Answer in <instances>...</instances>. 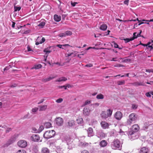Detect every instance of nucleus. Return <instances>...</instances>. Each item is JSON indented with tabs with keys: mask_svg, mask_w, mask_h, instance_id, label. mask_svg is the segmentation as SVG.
<instances>
[{
	"mask_svg": "<svg viewBox=\"0 0 153 153\" xmlns=\"http://www.w3.org/2000/svg\"><path fill=\"white\" fill-rule=\"evenodd\" d=\"M111 147L113 149L120 150L122 145L120 141L117 139H114L111 144Z\"/></svg>",
	"mask_w": 153,
	"mask_h": 153,
	"instance_id": "nucleus-1",
	"label": "nucleus"
},
{
	"mask_svg": "<svg viewBox=\"0 0 153 153\" xmlns=\"http://www.w3.org/2000/svg\"><path fill=\"white\" fill-rule=\"evenodd\" d=\"M137 117L135 113H132L129 116V119L128 120L127 123L130 125L134 123L137 120Z\"/></svg>",
	"mask_w": 153,
	"mask_h": 153,
	"instance_id": "nucleus-2",
	"label": "nucleus"
},
{
	"mask_svg": "<svg viewBox=\"0 0 153 153\" xmlns=\"http://www.w3.org/2000/svg\"><path fill=\"white\" fill-rule=\"evenodd\" d=\"M55 134V131L53 130L47 131L43 134L45 138L48 139L53 137Z\"/></svg>",
	"mask_w": 153,
	"mask_h": 153,
	"instance_id": "nucleus-3",
	"label": "nucleus"
},
{
	"mask_svg": "<svg viewBox=\"0 0 153 153\" xmlns=\"http://www.w3.org/2000/svg\"><path fill=\"white\" fill-rule=\"evenodd\" d=\"M139 127L138 125H133L132 127V130L129 132V134L130 135H133L134 133L137 132L139 130Z\"/></svg>",
	"mask_w": 153,
	"mask_h": 153,
	"instance_id": "nucleus-4",
	"label": "nucleus"
},
{
	"mask_svg": "<svg viewBox=\"0 0 153 153\" xmlns=\"http://www.w3.org/2000/svg\"><path fill=\"white\" fill-rule=\"evenodd\" d=\"M17 145L19 146L21 148H25L27 146V142L23 140H20L17 143Z\"/></svg>",
	"mask_w": 153,
	"mask_h": 153,
	"instance_id": "nucleus-5",
	"label": "nucleus"
},
{
	"mask_svg": "<svg viewBox=\"0 0 153 153\" xmlns=\"http://www.w3.org/2000/svg\"><path fill=\"white\" fill-rule=\"evenodd\" d=\"M56 125L58 126H61L63 125L64 120L63 119L60 117H56L55 120Z\"/></svg>",
	"mask_w": 153,
	"mask_h": 153,
	"instance_id": "nucleus-6",
	"label": "nucleus"
},
{
	"mask_svg": "<svg viewBox=\"0 0 153 153\" xmlns=\"http://www.w3.org/2000/svg\"><path fill=\"white\" fill-rule=\"evenodd\" d=\"M75 124V122L74 120L70 119L66 123V126L69 127H71L74 126Z\"/></svg>",
	"mask_w": 153,
	"mask_h": 153,
	"instance_id": "nucleus-7",
	"label": "nucleus"
},
{
	"mask_svg": "<svg viewBox=\"0 0 153 153\" xmlns=\"http://www.w3.org/2000/svg\"><path fill=\"white\" fill-rule=\"evenodd\" d=\"M114 117L117 120H120L123 117V114L120 111H118L115 113Z\"/></svg>",
	"mask_w": 153,
	"mask_h": 153,
	"instance_id": "nucleus-8",
	"label": "nucleus"
},
{
	"mask_svg": "<svg viewBox=\"0 0 153 153\" xmlns=\"http://www.w3.org/2000/svg\"><path fill=\"white\" fill-rule=\"evenodd\" d=\"M30 139L34 142H38L40 139V137L38 134H33L30 137Z\"/></svg>",
	"mask_w": 153,
	"mask_h": 153,
	"instance_id": "nucleus-9",
	"label": "nucleus"
},
{
	"mask_svg": "<svg viewBox=\"0 0 153 153\" xmlns=\"http://www.w3.org/2000/svg\"><path fill=\"white\" fill-rule=\"evenodd\" d=\"M41 38L39 37H38L37 39V42H36L35 44L36 45H38L40 44H42L45 41V39L44 37H42L41 39Z\"/></svg>",
	"mask_w": 153,
	"mask_h": 153,
	"instance_id": "nucleus-10",
	"label": "nucleus"
},
{
	"mask_svg": "<svg viewBox=\"0 0 153 153\" xmlns=\"http://www.w3.org/2000/svg\"><path fill=\"white\" fill-rule=\"evenodd\" d=\"M100 125L104 129L108 128L109 127V124L105 121L101 122Z\"/></svg>",
	"mask_w": 153,
	"mask_h": 153,
	"instance_id": "nucleus-11",
	"label": "nucleus"
},
{
	"mask_svg": "<svg viewBox=\"0 0 153 153\" xmlns=\"http://www.w3.org/2000/svg\"><path fill=\"white\" fill-rule=\"evenodd\" d=\"M87 133L88 137H91L94 135V133L93 128L91 127L89 128L87 130Z\"/></svg>",
	"mask_w": 153,
	"mask_h": 153,
	"instance_id": "nucleus-12",
	"label": "nucleus"
},
{
	"mask_svg": "<svg viewBox=\"0 0 153 153\" xmlns=\"http://www.w3.org/2000/svg\"><path fill=\"white\" fill-rule=\"evenodd\" d=\"M13 139H11L8 140V141L7 142L4 144L3 146L2 147H7L10 145L13 142Z\"/></svg>",
	"mask_w": 153,
	"mask_h": 153,
	"instance_id": "nucleus-13",
	"label": "nucleus"
},
{
	"mask_svg": "<svg viewBox=\"0 0 153 153\" xmlns=\"http://www.w3.org/2000/svg\"><path fill=\"white\" fill-rule=\"evenodd\" d=\"M39 108V111H45L47 109L48 105H39L38 106Z\"/></svg>",
	"mask_w": 153,
	"mask_h": 153,
	"instance_id": "nucleus-14",
	"label": "nucleus"
},
{
	"mask_svg": "<svg viewBox=\"0 0 153 153\" xmlns=\"http://www.w3.org/2000/svg\"><path fill=\"white\" fill-rule=\"evenodd\" d=\"M149 151V149L146 147L142 148L139 152L140 153H148Z\"/></svg>",
	"mask_w": 153,
	"mask_h": 153,
	"instance_id": "nucleus-15",
	"label": "nucleus"
},
{
	"mask_svg": "<svg viewBox=\"0 0 153 153\" xmlns=\"http://www.w3.org/2000/svg\"><path fill=\"white\" fill-rule=\"evenodd\" d=\"M90 113V110L88 108H85L83 110V113L84 115L88 116Z\"/></svg>",
	"mask_w": 153,
	"mask_h": 153,
	"instance_id": "nucleus-16",
	"label": "nucleus"
},
{
	"mask_svg": "<svg viewBox=\"0 0 153 153\" xmlns=\"http://www.w3.org/2000/svg\"><path fill=\"white\" fill-rule=\"evenodd\" d=\"M108 144L107 142L104 140H102L100 143V145L101 147H105Z\"/></svg>",
	"mask_w": 153,
	"mask_h": 153,
	"instance_id": "nucleus-17",
	"label": "nucleus"
},
{
	"mask_svg": "<svg viewBox=\"0 0 153 153\" xmlns=\"http://www.w3.org/2000/svg\"><path fill=\"white\" fill-rule=\"evenodd\" d=\"M41 153H49L50 150L47 147H43L41 149Z\"/></svg>",
	"mask_w": 153,
	"mask_h": 153,
	"instance_id": "nucleus-18",
	"label": "nucleus"
},
{
	"mask_svg": "<svg viewBox=\"0 0 153 153\" xmlns=\"http://www.w3.org/2000/svg\"><path fill=\"white\" fill-rule=\"evenodd\" d=\"M101 117L102 118L106 119L108 117V115L105 111H102L101 114Z\"/></svg>",
	"mask_w": 153,
	"mask_h": 153,
	"instance_id": "nucleus-19",
	"label": "nucleus"
},
{
	"mask_svg": "<svg viewBox=\"0 0 153 153\" xmlns=\"http://www.w3.org/2000/svg\"><path fill=\"white\" fill-rule=\"evenodd\" d=\"M54 19L55 21L57 22H59L61 20V17L60 16H58V15H55L54 16Z\"/></svg>",
	"mask_w": 153,
	"mask_h": 153,
	"instance_id": "nucleus-20",
	"label": "nucleus"
},
{
	"mask_svg": "<svg viewBox=\"0 0 153 153\" xmlns=\"http://www.w3.org/2000/svg\"><path fill=\"white\" fill-rule=\"evenodd\" d=\"M133 85L136 86H139L144 85V84L141 82H136L134 83Z\"/></svg>",
	"mask_w": 153,
	"mask_h": 153,
	"instance_id": "nucleus-21",
	"label": "nucleus"
},
{
	"mask_svg": "<svg viewBox=\"0 0 153 153\" xmlns=\"http://www.w3.org/2000/svg\"><path fill=\"white\" fill-rule=\"evenodd\" d=\"M77 123L78 124H82L83 123V120L82 117H79L76 120Z\"/></svg>",
	"mask_w": 153,
	"mask_h": 153,
	"instance_id": "nucleus-22",
	"label": "nucleus"
},
{
	"mask_svg": "<svg viewBox=\"0 0 153 153\" xmlns=\"http://www.w3.org/2000/svg\"><path fill=\"white\" fill-rule=\"evenodd\" d=\"M67 78L65 77H62L59 78L58 79L56 80V82H62L65 81L67 80Z\"/></svg>",
	"mask_w": 153,
	"mask_h": 153,
	"instance_id": "nucleus-23",
	"label": "nucleus"
},
{
	"mask_svg": "<svg viewBox=\"0 0 153 153\" xmlns=\"http://www.w3.org/2000/svg\"><path fill=\"white\" fill-rule=\"evenodd\" d=\"M107 26L105 24H103L100 27V29L103 30H105L107 28Z\"/></svg>",
	"mask_w": 153,
	"mask_h": 153,
	"instance_id": "nucleus-24",
	"label": "nucleus"
},
{
	"mask_svg": "<svg viewBox=\"0 0 153 153\" xmlns=\"http://www.w3.org/2000/svg\"><path fill=\"white\" fill-rule=\"evenodd\" d=\"M44 125L46 128H49L51 126V124L49 122H46L45 123Z\"/></svg>",
	"mask_w": 153,
	"mask_h": 153,
	"instance_id": "nucleus-25",
	"label": "nucleus"
},
{
	"mask_svg": "<svg viewBox=\"0 0 153 153\" xmlns=\"http://www.w3.org/2000/svg\"><path fill=\"white\" fill-rule=\"evenodd\" d=\"M104 98V96L101 94H100L96 96L97 99H103Z\"/></svg>",
	"mask_w": 153,
	"mask_h": 153,
	"instance_id": "nucleus-26",
	"label": "nucleus"
},
{
	"mask_svg": "<svg viewBox=\"0 0 153 153\" xmlns=\"http://www.w3.org/2000/svg\"><path fill=\"white\" fill-rule=\"evenodd\" d=\"M112 113V111L110 109H108L107 110V114L108 115V117H110Z\"/></svg>",
	"mask_w": 153,
	"mask_h": 153,
	"instance_id": "nucleus-27",
	"label": "nucleus"
},
{
	"mask_svg": "<svg viewBox=\"0 0 153 153\" xmlns=\"http://www.w3.org/2000/svg\"><path fill=\"white\" fill-rule=\"evenodd\" d=\"M134 39V38H131L130 39L129 38H126L124 39V40L125 41L126 43H127L129 42L130 41H132Z\"/></svg>",
	"mask_w": 153,
	"mask_h": 153,
	"instance_id": "nucleus-28",
	"label": "nucleus"
},
{
	"mask_svg": "<svg viewBox=\"0 0 153 153\" xmlns=\"http://www.w3.org/2000/svg\"><path fill=\"white\" fill-rule=\"evenodd\" d=\"M153 40H152L151 42H149L147 44H143V43H140V44L141 45L144 46H147L148 45H149L150 44H151V43H153Z\"/></svg>",
	"mask_w": 153,
	"mask_h": 153,
	"instance_id": "nucleus-29",
	"label": "nucleus"
},
{
	"mask_svg": "<svg viewBox=\"0 0 153 153\" xmlns=\"http://www.w3.org/2000/svg\"><path fill=\"white\" fill-rule=\"evenodd\" d=\"M45 23L44 22H40L39 25L38 26L40 28H42L45 25Z\"/></svg>",
	"mask_w": 153,
	"mask_h": 153,
	"instance_id": "nucleus-30",
	"label": "nucleus"
},
{
	"mask_svg": "<svg viewBox=\"0 0 153 153\" xmlns=\"http://www.w3.org/2000/svg\"><path fill=\"white\" fill-rule=\"evenodd\" d=\"M42 66L40 64H38L36 65H35L34 66V67L33 68H35V69H38L39 68H40L42 67Z\"/></svg>",
	"mask_w": 153,
	"mask_h": 153,
	"instance_id": "nucleus-31",
	"label": "nucleus"
},
{
	"mask_svg": "<svg viewBox=\"0 0 153 153\" xmlns=\"http://www.w3.org/2000/svg\"><path fill=\"white\" fill-rule=\"evenodd\" d=\"M125 83V81L124 80L119 81L117 82V84L118 85H120L124 84Z\"/></svg>",
	"mask_w": 153,
	"mask_h": 153,
	"instance_id": "nucleus-32",
	"label": "nucleus"
},
{
	"mask_svg": "<svg viewBox=\"0 0 153 153\" xmlns=\"http://www.w3.org/2000/svg\"><path fill=\"white\" fill-rule=\"evenodd\" d=\"M70 45L68 44H65L63 45H57L56 46L58 47L59 48H60L63 49V48H62V46L65 47L66 46H69Z\"/></svg>",
	"mask_w": 153,
	"mask_h": 153,
	"instance_id": "nucleus-33",
	"label": "nucleus"
},
{
	"mask_svg": "<svg viewBox=\"0 0 153 153\" xmlns=\"http://www.w3.org/2000/svg\"><path fill=\"white\" fill-rule=\"evenodd\" d=\"M65 33L66 34L65 35L66 36L71 35L72 33V32L69 30H67Z\"/></svg>",
	"mask_w": 153,
	"mask_h": 153,
	"instance_id": "nucleus-34",
	"label": "nucleus"
},
{
	"mask_svg": "<svg viewBox=\"0 0 153 153\" xmlns=\"http://www.w3.org/2000/svg\"><path fill=\"white\" fill-rule=\"evenodd\" d=\"M44 128L43 126H40L38 129V133L41 132L44 129Z\"/></svg>",
	"mask_w": 153,
	"mask_h": 153,
	"instance_id": "nucleus-35",
	"label": "nucleus"
},
{
	"mask_svg": "<svg viewBox=\"0 0 153 153\" xmlns=\"http://www.w3.org/2000/svg\"><path fill=\"white\" fill-rule=\"evenodd\" d=\"M131 61V60L129 59H123L122 62H130Z\"/></svg>",
	"mask_w": 153,
	"mask_h": 153,
	"instance_id": "nucleus-36",
	"label": "nucleus"
},
{
	"mask_svg": "<svg viewBox=\"0 0 153 153\" xmlns=\"http://www.w3.org/2000/svg\"><path fill=\"white\" fill-rule=\"evenodd\" d=\"M38 108L34 107L32 109L31 111L35 113L38 111Z\"/></svg>",
	"mask_w": 153,
	"mask_h": 153,
	"instance_id": "nucleus-37",
	"label": "nucleus"
},
{
	"mask_svg": "<svg viewBox=\"0 0 153 153\" xmlns=\"http://www.w3.org/2000/svg\"><path fill=\"white\" fill-rule=\"evenodd\" d=\"M21 8V7H16V6H14V11H19L20 10Z\"/></svg>",
	"mask_w": 153,
	"mask_h": 153,
	"instance_id": "nucleus-38",
	"label": "nucleus"
},
{
	"mask_svg": "<svg viewBox=\"0 0 153 153\" xmlns=\"http://www.w3.org/2000/svg\"><path fill=\"white\" fill-rule=\"evenodd\" d=\"M63 100L62 98H59L56 100V102L57 103H60L62 102Z\"/></svg>",
	"mask_w": 153,
	"mask_h": 153,
	"instance_id": "nucleus-39",
	"label": "nucleus"
},
{
	"mask_svg": "<svg viewBox=\"0 0 153 153\" xmlns=\"http://www.w3.org/2000/svg\"><path fill=\"white\" fill-rule=\"evenodd\" d=\"M91 102V100H86L84 104L83 105V106H85L87 104H89Z\"/></svg>",
	"mask_w": 153,
	"mask_h": 153,
	"instance_id": "nucleus-40",
	"label": "nucleus"
},
{
	"mask_svg": "<svg viewBox=\"0 0 153 153\" xmlns=\"http://www.w3.org/2000/svg\"><path fill=\"white\" fill-rule=\"evenodd\" d=\"M65 33H61L59 34V36L60 37H65L66 36Z\"/></svg>",
	"mask_w": 153,
	"mask_h": 153,
	"instance_id": "nucleus-41",
	"label": "nucleus"
},
{
	"mask_svg": "<svg viewBox=\"0 0 153 153\" xmlns=\"http://www.w3.org/2000/svg\"><path fill=\"white\" fill-rule=\"evenodd\" d=\"M29 113H28L27 114H25L23 117V119H24L26 118H29Z\"/></svg>",
	"mask_w": 153,
	"mask_h": 153,
	"instance_id": "nucleus-42",
	"label": "nucleus"
},
{
	"mask_svg": "<svg viewBox=\"0 0 153 153\" xmlns=\"http://www.w3.org/2000/svg\"><path fill=\"white\" fill-rule=\"evenodd\" d=\"M113 43V45L114 46V47L115 48H118L119 49H121V48H119L118 47V45L117 43L115 42H112Z\"/></svg>",
	"mask_w": 153,
	"mask_h": 153,
	"instance_id": "nucleus-43",
	"label": "nucleus"
},
{
	"mask_svg": "<svg viewBox=\"0 0 153 153\" xmlns=\"http://www.w3.org/2000/svg\"><path fill=\"white\" fill-rule=\"evenodd\" d=\"M16 153H26V151L24 150H19Z\"/></svg>",
	"mask_w": 153,
	"mask_h": 153,
	"instance_id": "nucleus-44",
	"label": "nucleus"
},
{
	"mask_svg": "<svg viewBox=\"0 0 153 153\" xmlns=\"http://www.w3.org/2000/svg\"><path fill=\"white\" fill-rule=\"evenodd\" d=\"M63 87L65 90H66L67 87L69 88L70 87V85L69 84H67L66 85H63Z\"/></svg>",
	"mask_w": 153,
	"mask_h": 153,
	"instance_id": "nucleus-45",
	"label": "nucleus"
},
{
	"mask_svg": "<svg viewBox=\"0 0 153 153\" xmlns=\"http://www.w3.org/2000/svg\"><path fill=\"white\" fill-rule=\"evenodd\" d=\"M44 52L46 53V54L47 53H49L51 52V51L48 50V48H45L44 50Z\"/></svg>",
	"mask_w": 153,
	"mask_h": 153,
	"instance_id": "nucleus-46",
	"label": "nucleus"
},
{
	"mask_svg": "<svg viewBox=\"0 0 153 153\" xmlns=\"http://www.w3.org/2000/svg\"><path fill=\"white\" fill-rule=\"evenodd\" d=\"M138 105L135 104H133L132 105V108L133 109H136L137 108Z\"/></svg>",
	"mask_w": 153,
	"mask_h": 153,
	"instance_id": "nucleus-47",
	"label": "nucleus"
},
{
	"mask_svg": "<svg viewBox=\"0 0 153 153\" xmlns=\"http://www.w3.org/2000/svg\"><path fill=\"white\" fill-rule=\"evenodd\" d=\"M42 81L44 82H46L49 81L48 78H46V79H42Z\"/></svg>",
	"mask_w": 153,
	"mask_h": 153,
	"instance_id": "nucleus-48",
	"label": "nucleus"
},
{
	"mask_svg": "<svg viewBox=\"0 0 153 153\" xmlns=\"http://www.w3.org/2000/svg\"><path fill=\"white\" fill-rule=\"evenodd\" d=\"M32 130L34 132L38 133V130H37L36 128H33Z\"/></svg>",
	"mask_w": 153,
	"mask_h": 153,
	"instance_id": "nucleus-49",
	"label": "nucleus"
},
{
	"mask_svg": "<svg viewBox=\"0 0 153 153\" xmlns=\"http://www.w3.org/2000/svg\"><path fill=\"white\" fill-rule=\"evenodd\" d=\"M93 66V65L92 64L90 63L86 65H85V66L86 67H92Z\"/></svg>",
	"mask_w": 153,
	"mask_h": 153,
	"instance_id": "nucleus-50",
	"label": "nucleus"
},
{
	"mask_svg": "<svg viewBox=\"0 0 153 153\" xmlns=\"http://www.w3.org/2000/svg\"><path fill=\"white\" fill-rule=\"evenodd\" d=\"M78 3L76 2H73L72 1L71 2V4L73 7L75 6Z\"/></svg>",
	"mask_w": 153,
	"mask_h": 153,
	"instance_id": "nucleus-51",
	"label": "nucleus"
},
{
	"mask_svg": "<svg viewBox=\"0 0 153 153\" xmlns=\"http://www.w3.org/2000/svg\"><path fill=\"white\" fill-rule=\"evenodd\" d=\"M137 20V21H138V22H139V23L138 24V25H141L143 24L144 23V22H141L138 19V18H137V19L136 20Z\"/></svg>",
	"mask_w": 153,
	"mask_h": 153,
	"instance_id": "nucleus-52",
	"label": "nucleus"
},
{
	"mask_svg": "<svg viewBox=\"0 0 153 153\" xmlns=\"http://www.w3.org/2000/svg\"><path fill=\"white\" fill-rule=\"evenodd\" d=\"M45 100V99H41L39 101V102L38 103V104H39L41 103H42Z\"/></svg>",
	"mask_w": 153,
	"mask_h": 153,
	"instance_id": "nucleus-53",
	"label": "nucleus"
},
{
	"mask_svg": "<svg viewBox=\"0 0 153 153\" xmlns=\"http://www.w3.org/2000/svg\"><path fill=\"white\" fill-rule=\"evenodd\" d=\"M12 129L11 128H7L6 131V132L7 133L11 131Z\"/></svg>",
	"mask_w": 153,
	"mask_h": 153,
	"instance_id": "nucleus-54",
	"label": "nucleus"
},
{
	"mask_svg": "<svg viewBox=\"0 0 153 153\" xmlns=\"http://www.w3.org/2000/svg\"><path fill=\"white\" fill-rule=\"evenodd\" d=\"M56 77V76H50L49 77H48V79L49 81H50L51 80L54 79Z\"/></svg>",
	"mask_w": 153,
	"mask_h": 153,
	"instance_id": "nucleus-55",
	"label": "nucleus"
},
{
	"mask_svg": "<svg viewBox=\"0 0 153 153\" xmlns=\"http://www.w3.org/2000/svg\"><path fill=\"white\" fill-rule=\"evenodd\" d=\"M146 95L148 97H150L151 95L150 92H148L146 94Z\"/></svg>",
	"mask_w": 153,
	"mask_h": 153,
	"instance_id": "nucleus-56",
	"label": "nucleus"
},
{
	"mask_svg": "<svg viewBox=\"0 0 153 153\" xmlns=\"http://www.w3.org/2000/svg\"><path fill=\"white\" fill-rule=\"evenodd\" d=\"M114 66L115 67H123L124 66L120 64H117L116 65H114Z\"/></svg>",
	"mask_w": 153,
	"mask_h": 153,
	"instance_id": "nucleus-57",
	"label": "nucleus"
},
{
	"mask_svg": "<svg viewBox=\"0 0 153 153\" xmlns=\"http://www.w3.org/2000/svg\"><path fill=\"white\" fill-rule=\"evenodd\" d=\"M137 34V33L135 32L134 33H133V37L132 38H134V39H135L137 38V35H136V34Z\"/></svg>",
	"mask_w": 153,
	"mask_h": 153,
	"instance_id": "nucleus-58",
	"label": "nucleus"
},
{
	"mask_svg": "<svg viewBox=\"0 0 153 153\" xmlns=\"http://www.w3.org/2000/svg\"><path fill=\"white\" fill-rule=\"evenodd\" d=\"M128 3H129V0H125L124 1V3L125 4L127 5H128Z\"/></svg>",
	"mask_w": 153,
	"mask_h": 153,
	"instance_id": "nucleus-59",
	"label": "nucleus"
},
{
	"mask_svg": "<svg viewBox=\"0 0 153 153\" xmlns=\"http://www.w3.org/2000/svg\"><path fill=\"white\" fill-rule=\"evenodd\" d=\"M86 51H85L83 53H82V52H81V54H79V55H78V57H79L80 58H81V57H79V56L80 55H83L86 54Z\"/></svg>",
	"mask_w": 153,
	"mask_h": 153,
	"instance_id": "nucleus-60",
	"label": "nucleus"
},
{
	"mask_svg": "<svg viewBox=\"0 0 153 153\" xmlns=\"http://www.w3.org/2000/svg\"><path fill=\"white\" fill-rule=\"evenodd\" d=\"M105 135L104 133H101L100 134V137H105Z\"/></svg>",
	"mask_w": 153,
	"mask_h": 153,
	"instance_id": "nucleus-61",
	"label": "nucleus"
},
{
	"mask_svg": "<svg viewBox=\"0 0 153 153\" xmlns=\"http://www.w3.org/2000/svg\"><path fill=\"white\" fill-rule=\"evenodd\" d=\"M17 86V85L16 84H14L13 85H12L10 86V87L11 88H14L16 87Z\"/></svg>",
	"mask_w": 153,
	"mask_h": 153,
	"instance_id": "nucleus-62",
	"label": "nucleus"
},
{
	"mask_svg": "<svg viewBox=\"0 0 153 153\" xmlns=\"http://www.w3.org/2000/svg\"><path fill=\"white\" fill-rule=\"evenodd\" d=\"M82 153H89L86 150H84L82 152Z\"/></svg>",
	"mask_w": 153,
	"mask_h": 153,
	"instance_id": "nucleus-63",
	"label": "nucleus"
},
{
	"mask_svg": "<svg viewBox=\"0 0 153 153\" xmlns=\"http://www.w3.org/2000/svg\"><path fill=\"white\" fill-rule=\"evenodd\" d=\"M142 33V30H140V32L137 35V37H138L141 36L140 34Z\"/></svg>",
	"mask_w": 153,
	"mask_h": 153,
	"instance_id": "nucleus-64",
	"label": "nucleus"
}]
</instances>
